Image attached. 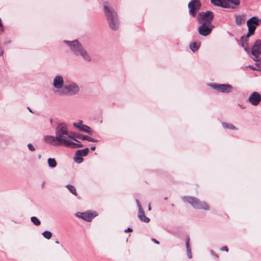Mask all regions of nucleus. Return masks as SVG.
<instances>
[{"label":"nucleus","mask_w":261,"mask_h":261,"mask_svg":"<svg viewBox=\"0 0 261 261\" xmlns=\"http://www.w3.org/2000/svg\"><path fill=\"white\" fill-rule=\"evenodd\" d=\"M81 139L83 140H88L90 142H96V140L92 138L87 136H82Z\"/></svg>","instance_id":"nucleus-30"},{"label":"nucleus","mask_w":261,"mask_h":261,"mask_svg":"<svg viewBox=\"0 0 261 261\" xmlns=\"http://www.w3.org/2000/svg\"><path fill=\"white\" fill-rule=\"evenodd\" d=\"M211 254L217 258L219 257V256L213 251H211Z\"/></svg>","instance_id":"nucleus-35"},{"label":"nucleus","mask_w":261,"mask_h":261,"mask_svg":"<svg viewBox=\"0 0 261 261\" xmlns=\"http://www.w3.org/2000/svg\"><path fill=\"white\" fill-rule=\"evenodd\" d=\"M246 16L245 15H237L235 17V21L237 24L240 25L245 23Z\"/></svg>","instance_id":"nucleus-18"},{"label":"nucleus","mask_w":261,"mask_h":261,"mask_svg":"<svg viewBox=\"0 0 261 261\" xmlns=\"http://www.w3.org/2000/svg\"><path fill=\"white\" fill-rule=\"evenodd\" d=\"M81 156H80V157H76L74 158V160L76 163H81L83 161V159Z\"/></svg>","instance_id":"nucleus-33"},{"label":"nucleus","mask_w":261,"mask_h":261,"mask_svg":"<svg viewBox=\"0 0 261 261\" xmlns=\"http://www.w3.org/2000/svg\"><path fill=\"white\" fill-rule=\"evenodd\" d=\"M248 39L244 38V36L241 37V39H240L241 46L243 48H244L245 50H247V49L249 48V44L248 43Z\"/></svg>","instance_id":"nucleus-20"},{"label":"nucleus","mask_w":261,"mask_h":261,"mask_svg":"<svg viewBox=\"0 0 261 261\" xmlns=\"http://www.w3.org/2000/svg\"><path fill=\"white\" fill-rule=\"evenodd\" d=\"M138 218L144 222L148 223L150 221L149 218L145 216L144 211L142 210L141 205H139Z\"/></svg>","instance_id":"nucleus-16"},{"label":"nucleus","mask_w":261,"mask_h":261,"mask_svg":"<svg viewBox=\"0 0 261 261\" xmlns=\"http://www.w3.org/2000/svg\"><path fill=\"white\" fill-rule=\"evenodd\" d=\"M151 241H153V242H154L155 243L157 244H159V242L158 241L156 240H155V239H151Z\"/></svg>","instance_id":"nucleus-39"},{"label":"nucleus","mask_w":261,"mask_h":261,"mask_svg":"<svg viewBox=\"0 0 261 261\" xmlns=\"http://www.w3.org/2000/svg\"><path fill=\"white\" fill-rule=\"evenodd\" d=\"M72 136H73V138H74V137H77V138H79V139H81L82 136L83 135H75V134H74L72 133Z\"/></svg>","instance_id":"nucleus-37"},{"label":"nucleus","mask_w":261,"mask_h":261,"mask_svg":"<svg viewBox=\"0 0 261 261\" xmlns=\"http://www.w3.org/2000/svg\"><path fill=\"white\" fill-rule=\"evenodd\" d=\"M200 6L201 4L199 0L191 1L188 4L190 14L195 16L197 12L200 9Z\"/></svg>","instance_id":"nucleus-9"},{"label":"nucleus","mask_w":261,"mask_h":261,"mask_svg":"<svg viewBox=\"0 0 261 261\" xmlns=\"http://www.w3.org/2000/svg\"><path fill=\"white\" fill-rule=\"evenodd\" d=\"M260 20L256 17H253L247 21L248 30L254 32L256 27L259 25Z\"/></svg>","instance_id":"nucleus-10"},{"label":"nucleus","mask_w":261,"mask_h":261,"mask_svg":"<svg viewBox=\"0 0 261 261\" xmlns=\"http://www.w3.org/2000/svg\"><path fill=\"white\" fill-rule=\"evenodd\" d=\"M148 209H149V210H150V209H151V208H150V205H149V206H148Z\"/></svg>","instance_id":"nucleus-43"},{"label":"nucleus","mask_w":261,"mask_h":261,"mask_svg":"<svg viewBox=\"0 0 261 261\" xmlns=\"http://www.w3.org/2000/svg\"><path fill=\"white\" fill-rule=\"evenodd\" d=\"M79 91V88L74 84H65L61 91L64 94L73 95L76 94Z\"/></svg>","instance_id":"nucleus-6"},{"label":"nucleus","mask_w":261,"mask_h":261,"mask_svg":"<svg viewBox=\"0 0 261 261\" xmlns=\"http://www.w3.org/2000/svg\"><path fill=\"white\" fill-rule=\"evenodd\" d=\"M199 19L204 22H211L214 18L213 13L211 11H206L199 14Z\"/></svg>","instance_id":"nucleus-13"},{"label":"nucleus","mask_w":261,"mask_h":261,"mask_svg":"<svg viewBox=\"0 0 261 261\" xmlns=\"http://www.w3.org/2000/svg\"><path fill=\"white\" fill-rule=\"evenodd\" d=\"M75 141L77 142V143H74L71 141L68 146V147L76 148L82 147L83 145L80 142H79L77 140Z\"/></svg>","instance_id":"nucleus-22"},{"label":"nucleus","mask_w":261,"mask_h":261,"mask_svg":"<svg viewBox=\"0 0 261 261\" xmlns=\"http://www.w3.org/2000/svg\"><path fill=\"white\" fill-rule=\"evenodd\" d=\"M56 142L58 146L68 147L71 141H76L72 136V133L68 130L65 123H60L56 129Z\"/></svg>","instance_id":"nucleus-1"},{"label":"nucleus","mask_w":261,"mask_h":261,"mask_svg":"<svg viewBox=\"0 0 261 261\" xmlns=\"http://www.w3.org/2000/svg\"><path fill=\"white\" fill-rule=\"evenodd\" d=\"M28 146L29 149L31 151H35V147L33 146V145L32 144H31V143L29 144L28 145Z\"/></svg>","instance_id":"nucleus-34"},{"label":"nucleus","mask_w":261,"mask_h":261,"mask_svg":"<svg viewBox=\"0 0 261 261\" xmlns=\"http://www.w3.org/2000/svg\"><path fill=\"white\" fill-rule=\"evenodd\" d=\"M254 34V32H251L250 31H249L248 30V33H247L246 35L245 36H244V38H246L247 39H248V38H249V37L250 36H251L252 35H253Z\"/></svg>","instance_id":"nucleus-32"},{"label":"nucleus","mask_w":261,"mask_h":261,"mask_svg":"<svg viewBox=\"0 0 261 261\" xmlns=\"http://www.w3.org/2000/svg\"><path fill=\"white\" fill-rule=\"evenodd\" d=\"M95 146H92L91 147V149L92 150H95Z\"/></svg>","instance_id":"nucleus-40"},{"label":"nucleus","mask_w":261,"mask_h":261,"mask_svg":"<svg viewBox=\"0 0 261 261\" xmlns=\"http://www.w3.org/2000/svg\"><path fill=\"white\" fill-rule=\"evenodd\" d=\"M66 188L72 194H73L75 196L77 195V194L76 193V190L73 186H72L70 185H68L66 186Z\"/></svg>","instance_id":"nucleus-25"},{"label":"nucleus","mask_w":261,"mask_h":261,"mask_svg":"<svg viewBox=\"0 0 261 261\" xmlns=\"http://www.w3.org/2000/svg\"><path fill=\"white\" fill-rule=\"evenodd\" d=\"M48 164L49 167L54 168L57 166V162L54 159L49 158L47 160Z\"/></svg>","instance_id":"nucleus-26"},{"label":"nucleus","mask_w":261,"mask_h":261,"mask_svg":"<svg viewBox=\"0 0 261 261\" xmlns=\"http://www.w3.org/2000/svg\"><path fill=\"white\" fill-rule=\"evenodd\" d=\"M221 250L222 251H225L226 252H228V247L227 246H223L221 248Z\"/></svg>","instance_id":"nucleus-36"},{"label":"nucleus","mask_w":261,"mask_h":261,"mask_svg":"<svg viewBox=\"0 0 261 261\" xmlns=\"http://www.w3.org/2000/svg\"><path fill=\"white\" fill-rule=\"evenodd\" d=\"M44 185H45V181H43L42 185V188H44Z\"/></svg>","instance_id":"nucleus-41"},{"label":"nucleus","mask_w":261,"mask_h":261,"mask_svg":"<svg viewBox=\"0 0 261 261\" xmlns=\"http://www.w3.org/2000/svg\"><path fill=\"white\" fill-rule=\"evenodd\" d=\"M213 28L211 22H204L199 27L198 32L201 35L205 36L211 33Z\"/></svg>","instance_id":"nucleus-7"},{"label":"nucleus","mask_w":261,"mask_h":261,"mask_svg":"<svg viewBox=\"0 0 261 261\" xmlns=\"http://www.w3.org/2000/svg\"><path fill=\"white\" fill-rule=\"evenodd\" d=\"M97 216L95 212H87L81 214V217L88 222H90L95 217Z\"/></svg>","instance_id":"nucleus-14"},{"label":"nucleus","mask_w":261,"mask_h":261,"mask_svg":"<svg viewBox=\"0 0 261 261\" xmlns=\"http://www.w3.org/2000/svg\"><path fill=\"white\" fill-rule=\"evenodd\" d=\"M103 11L110 28L113 31L117 30L119 26V22L116 12L108 2L103 3Z\"/></svg>","instance_id":"nucleus-2"},{"label":"nucleus","mask_w":261,"mask_h":261,"mask_svg":"<svg viewBox=\"0 0 261 261\" xmlns=\"http://www.w3.org/2000/svg\"><path fill=\"white\" fill-rule=\"evenodd\" d=\"M133 231L132 229L130 228H128L127 229L125 230V232H132Z\"/></svg>","instance_id":"nucleus-38"},{"label":"nucleus","mask_w":261,"mask_h":261,"mask_svg":"<svg viewBox=\"0 0 261 261\" xmlns=\"http://www.w3.org/2000/svg\"><path fill=\"white\" fill-rule=\"evenodd\" d=\"M56 138V136L55 137L53 136H46L44 137V139L46 143L51 144L53 145L58 146L56 142L57 141Z\"/></svg>","instance_id":"nucleus-17"},{"label":"nucleus","mask_w":261,"mask_h":261,"mask_svg":"<svg viewBox=\"0 0 261 261\" xmlns=\"http://www.w3.org/2000/svg\"><path fill=\"white\" fill-rule=\"evenodd\" d=\"M222 125L225 128L230 129L232 130H234L237 129V128L231 123L223 122Z\"/></svg>","instance_id":"nucleus-24"},{"label":"nucleus","mask_w":261,"mask_h":261,"mask_svg":"<svg viewBox=\"0 0 261 261\" xmlns=\"http://www.w3.org/2000/svg\"><path fill=\"white\" fill-rule=\"evenodd\" d=\"M89 152V148H86L82 150H78L76 152V155L77 156H86Z\"/></svg>","instance_id":"nucleus-21"},{"label":"nucleus","mask_w":261,"mask_h":261,"mask_svg":"<svg viewBox=\"0 0 261 261\" xmlns=\"http://www.w3.org/2000/svg\"><path fill=\"white\" fill-rule=\"evenodd\" d=\"M251 54L254 56L253 59L258 61V58L261 54V40H257L251 48Z\"/></svg>","instance_id":"nucleus-8"},{"label":"nucleus","mask_w":261,"mask_h":261,"mask_svg":"<svg viewBox=\"0 0 261 261\" xmlns=\"http://www.w3.org/2000/svg\"><path fill=\"white\" fill-rule=\"evenodd\" d=\"M64 42L70 46L71 50L75 54H80L85 60L90 61V57L87 52L82 47L79 42L75 40L73 41H64Z\"/></svg>","instance_id":"nucleus-3"},{"label":"nucleus","mask_w":261,"mask_h":261,"mask_svg":"<svg viewBox=\"0 0 261 261\" xmlns=\"http://www.w3.org/2000/svg\"><path fill=\"white\" fill-rule=\"evenodd\" d=\"M81 127H82V128L80 130L81 131L87 133L89 134H91L92 133V129L88 126L83 124L82 126H81Z\"/></svg>","instance_id":"nucleus-23"},{"label":"nucleus","mask_w":261,"mask_h":261,"mask_svg":"<svg viewBox=\"0 0 261 261\" xmlns=\"http://www.w3.org/2000/svg\"><path fill=\"white\" fill-rule=\"evenodd\" d=\"M83 125V124L81 122H77V123H73V125H74L75 127H76V128H79V129L80 130H81V128H82L81 126H82Z\"/></svg>","instance_id":"nucleus-31"},{"label":"nucleus","mask_w":261,"mask_h":261,"mask_svg":"<svg viewBox=\"0 0 261 261\" xmlns=\"http://www.w3.org/2000/svg\"><path fill=\"white\" fill-rule=\"evenodd\" d=\"M54 86L57 89L61 88L63 86V79L61 76H56L54 80Z\"/></svg>","instance_id":"nucleus-15"},{"label":"nucleus","mask_w":261,"mask_h":261,"mask_svg":"<svg viewBox=\"0 0 261 261\" xmlns=\"http://www.w3.org/2000/svg\"><path fill=\"white\" fill-rule=\"evenodd\" d=\"M190 47L191 49L193 51H195L197 50L199 48V46L195 42L192 43L190 44Z\"/></svg>","instance_id":"nucleus-29"},{"label":"nucleus","mask_w":261,"mask_h":261,"mask_svg":"<svg viewBox=\"0 0 261 261\" xmlns=\"http://www.w3.org/2000/svg\"><path fill=\"white\" fill-rule=\"evenodd\" d=\"M212 87L221 92H230L232 90V87L227 84H214Z\"/></svg>","instance_id":"nucleus-12"},{"label":"nucleus","mask_w":261,"mask_h":261,"mask_svg":"<svg viewBox=\"0 0 261 261\" xmlns=\"http://www.w3.org/2000/svg\"><path fill=\"white\" fill-rule=\"evenodd\" d=\"M31 220L36 226H39L41 224L40 221L36 217H32Z\"/></svg>","instance_id":"nucleus-27"},{"label":"nucleus","mask_w":261,"mask_h":261,"mask_svg":"<svg viewBox=\"0 0 261 261\" xmlns=\"http://www.w3.org/2000/svg\"><path fill=\"white\" fill-rule=\"evenodd\" d=\"M249 102L253 106H257L261 101V95L257 92L251 93L248 98Z\"/></svg>","instance_id":"nucleus-11"},{"label":"nucleus","mask_w":261,"mask_h":261,"mask_svg":"<svg viewBox=\"0 0 261 261\" xmlns=\"http://www.w3.org/2000/svg\"><path fill=\"white\" fill-rule=\"evenodd\" d=\"M213 4L225 8H229L230 5L233 4L238 6L240 5V0H211Z\"/></svg>","instance_id":"nucleus-5"},{"label":"nucleus","mask_w":261,"mask_h":261,"mask_svg":"<svg viewBox=\"0 0 261 261\" xmlns=\"http://www.w3.org/2000/svg\"><path fill=\"white\" fill-rule=\"evenodd\" d=\"M186 249L187 252V255L189 258L191 259L192 258V254L191 252V249L190 246V239L187 238L186 241Z\"/></svg>","instance_id":"nucleus-19"},{"label":"nucleus","mask_w":261,"mask_h":261,"mask_svg":"<svg viewBox=\"0 0 261 261\" xmlns=\"http://www.w3.org/2000/svg\"><path fill=\"white\" fill-rule=\"evenodd\" d=\"M185 201L191 204L195 208L209 210V205L204 201H201L198 198L194 197H185L183 198Z\"/></svg>","instance_id":"nucleus-4"},{"label":"nucleus","mask_w":261,"mask_h":261,"mask_svg":"<svg viewBox=\"0 0 261 261\" xmlns=\"http://www.w3.org/2000/svg\"><path fill=\"white\" fill-rule=\"evenodd\" d=\"M42 235L45 238L48 240L50 239L52 237L51 232L49 231H45L42 233Z\"/></svg>","instance_id":"nucleus-28"},{"label":"nucleus","mask_w":261,"mask_h":261,"mask_svg":"<svg viewBox=\"0 0 261 261\" xmlns=\"http://www.w3.org/2000/svg\"><path fill=\"white\" fill-rule=\"evenodd\" d=\"M28 109L29 110L30 112H31V113H33L31 109L28 108Z\"/></svg>","instance_id":"nucleus-42"},{"label":"nucleus","mask_w":261,"mask_h":261,"mask_svg":"<svg viewBox=\"0 0 261 261\" xmlns=\"http://www.w3.org/2000/svg\"><path fill=\"white\" fill-rule=\"evenodd\" d=\"M56 244H59V242L58 241H56Z\"/></svg>","instance_id":"nucleus-44"}]
</instances>
